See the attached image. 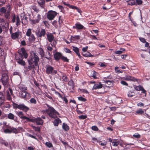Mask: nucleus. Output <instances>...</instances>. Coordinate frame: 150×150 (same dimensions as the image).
<instances>
[{"instance_id":"c03bdc74","label":"nucleus","mask_w":150,"mask_h":150,"mask_svg":"<svg viewBox=\"0 0 150 150\" xmlns=\"http://www.w3.org/2000/svg\"><path fill=\"white\" fill-rule=\"evenodd\" d=\"M73 50L76 54L79 52V49L77 47L72 46Z\"/></svg>"},{"instance_id":"ea45409f","label":"nucleus","mask_w":150,"mask_h":150,"mask_svg":"<svg viewBox=\"0 0 150 150\" xmlns=\"http://www.w3.org/2000/svg\"><path fill=\"white\" fill-rule=\"evenodd\" d=\"M61 59L64 62H69V59L66 57L62 56Z\"/></svg>"},{"instance_id":"2eb2a0df","label":"nucleus","mask_w":150,"mask_h":150,"mask_svg":"<svg viewBox=\"0 0 150 150\" xmlns=\"http://www.w3.org/2000/svg\"><path fill=\"white\" fill-rule=\"evenodd\" d=\"M39 54L40 55L41 58H43V57H45L48 59H50L49 58L45 57V52L43 49L41 47H40L39 49Z\"/></svg>"},{"instance_id":"5701e85b","label":"nucleus","mask_w":150,"mask_h":150,"mask_svg":"<svg viewBox=\"0 0 150 150\" xmlns=\"http://www.w3.org/2000/svg\"><path fill=\"white\" fill-rule=\"evenodd\" d=\"M80 37V36L79 35H75L74 36L71 35L69 39V40H70L71 42L72 40L74 41L76 40H79Z\"/></svg>"},{"instance_id":"09e8293b","label":"nucleus","mask_w":150,"mask_h":150,"mask_svg":"<svg viewBox=\"0 0 150 150\" xmlns=\"http://www.w3.org/2000/svg\"><path fill=\"white\" fill-rule=\"evenodd\" d=\"M52 91H54L55 93L57 95H58L59 97L60 98H62V96L61 95V94L59 93L57 91L54 89H52Z\"/></svg>"},{"instance_id":"412c9836","label":"nucleus","mask_w":150,"mask_h":150,"mask_svg":"<svg viewBox=\"0 0 150 150\" xmlns=\"http://www.w3.org/2000/svg\"><path fill=\"white\" fill-rule=\"evenodd\" d=\"M62 128L65 131L67 132L69 129V126L65 123H63L62 125Z\"/></svg>"},{"instance_id":"473e14b6","label":"nucleus","mask_w":150,"mask_h":150,"mask_svg":"<svg viewBox=\"0 0 150 150\" xmlns=\"http://www.w3.org/2000/svg\"><path fill=\"white\" fill-rule=\"evenodd\" d=\"M144 112V111L141 109H139L137 110L135 112V115L137 114H142Z\"/></svg>"},{"instance_id":"4be33fe9","label":"nucleus","mask_w":150,"mask_h":150,"mask_svg":"<svg viewBox=\"0 0 150 150\" xmlns=\"http://www.w3.org/2000/svg\"><path fill=\"white\" fill-rule=\"evenodd\" d=\"M62 123L61 120L59 118H56L53 122V124L54 126H58L59 123Z\"/></svg>"},{"instance_id":"864d4df0","label":"nucleus","mask_w":150,"mask_h":150,"mask_svg":"<svg viewBox=\"0 0 150 150\" xmlns=\"http://www.w3.org/2000/svg\"><path fill=\"white\" fill-rule=\"evenodd\" d=\"M45 3V1L44 0H41L39 2H38V4L40 5V6L41 7H42V5H44Z\"/></svg>"},{"instance_id":"cd10ccee","label":"nucleus","mask_w":150,"mask_h":150,"mask_svg":"<svg viewBox=\"0 0 150 150\" xmlns=\"http://www.w3.org/2000/svg\"><path fill=\"white\" fill-rule=\"evenodd\" d=\"M10 129L11 133H13L16 134L19 132V130H18V129H17L13 127H11Z\"/></svg>"},{"instance_id":"bf43d9fd","label":"nucleus","mask_w":150,"mask_h":150,"mask_svg":"<svg viewBox=\"0 0 150 150\" xmlns=\"http://www.w3.org/2000/svg\"><path fill=\"white\" fill-rule=\"evenodd\" d=\"M87 118V116L86 115H82L79 116V118L80 119H85Z\"/></svg>"},{"instance_id":"6e6d98bb","label":"nucleus","mask_w":150,"mask_h":150,"mask_svg":"<svg viewBox=\"0 0 150 150\" xmlns=\"http://www.w3.org/2000/svg\"><path fill=\"white\" fill-rule=\"evenodd\" d=\"M0 99L4 100L5 96L3 93L1 92H0Z\"/></svg>"},{"instance_id":"0e129e2a","label":"nucleus","mask_w":150,"mask_h":150,"mask_svg":"<svg viewBox=\"0 0 150 150\" xmlns=\"http://www.w3.org/2000/svg\"><path fill=\"white\" fill-rule=\"evenodd\" d=\"M68 7L70 8H71L73 9H76V6L70 5L69 4Z\"/></svg>"},{"instance_id":"680f3d73","label":"nucleus","mask_w":150,"mask_h":150,"mask_svg":"<svg viewBox=\"0 0 150 150\" xmlns=\"http://www.w3.org/2000/svg\"><path fill=\"white\" fill-rule=\"evenodd\" d=\"M11 95H10L8 92L7 93V98L9 100H11Z\"/></svg>"},{"instance_id":"5fc2aeb1","label":"nucleus","mask_w":150,"mask_h":150,"mask_svg":"<svg viewBox=\"0 0 150 150\" xmlns=\"http://www.w3.org/2000/svg\"><path fill=\"white\" fill-rule=\"evenodd\" d=\"M33 129H35V131H38L40 132V127H39L33 126Z\"/></svg>"},{"instance_id":"39448f33","label":"nucleus","mask_w":150,"mask_h":150,"mask_svg":"<svg viewBox=\"0 0 150 150\" xmlns=\"http://www.w3.org/2000/svg\"><path fill=\"white\" fill-rule=\"evenodd\" d=\"M46 72L47 74L55 75L57 73V71L54 69V68L50 65H48L46 68Z\"/></svg>"},{"instance_id":"f3484780","label":"nucleus","mask_w":150,"mask_h":150,"mask_svg":"<svg viewBox=\"0 0 150 150\" xmlns=\"http://www.w3.org/2000/svg\"><path fill=\"white\" fill-rule=\"evenodd\" d=\"M37 18L35 19L31 20V21L33 24H35L39 23L41 19V16L40 14H38L37 15Z\"/></svg>"},{"instance_id":"72a5a7b5","label":"nucleus","mask_w":150,"mask_h":150,"mask_svg":"<svg viewBox=\"0 0 150 150\" xmlns=\"http://www.w3.org/2000/svg\"><path fill=\"white\" fill-rule=\"evenodd\" d=\"M128 4L131 6L135 5V0H129L127 1Z\"/></svg>"},{"instance_id":"aec40b11","label":"nucleus","mask_w":150,"mask_h":150,"mask_svg":"<svg viewBox=\"0 0 150 150\" xmlns=\"http://www.w3.org/2000/svg\"><path fill=\"white\" fill-rule=\"evenodd\" d=\"M20 33L19 32H16L15 33H12L11 34V38L13 39H16L19 37Z\"/></svg>"},{"instance_id":"69168bd1","label":"nucleus","mask_w":150,"mask_h":150,"mask_svg":"<svg viewBox=\"0 0 150 150\" xmlns=\"http://www.w3.org/2000/svg\"><path fill=\"white\" fill-rule=\"evenodd\" d=\"M61 98L63 99V100L64 101L65 103L66 104H67L68 102V100L67 99V98L65 96H64V97L62 96V98Z\"/></svg>"},{"instance_id":"052dcab7","label":"nucleus","mask_w":150,"mask_h":150,"mask_svg":"<svg viewBox=\"0 0 150 150\" xmlns=\"http://www.w3.org/2000/svg\"><path fill=\"white\" fill-rule=\"evenodd\" d=\"M63 19L62 16H59V24H61L63 23Z\"/></svg>"},{"instance_id":"c85d7f7f","label":"nucleus","mask_w":150,"mask_h":150,"mask_svg":"<svg viewBox=\"0 0 150 150\" xmlns=\"http://www.w3.org/2000/svg\"><path fill=\"white\" fill-rule=\"evenodd\" d=\"M120 50H117L115 51V53L116 54H120L122 53L123 51H125V49L123 48H120Z\"/></svg>"},{"instance_id":"a19ab883","label":"nucleus","mask_w":150,"mask_h":150,"mask_svg":"<svg viewBox=\"0 0 150 150\" xmlns=\"http://www.w3.org/2000/svg\"><path fill=\"white\" fill-rule=\"evenodd\" d=\"M68 84L69 85L72 87V88H74V83L73 80L71 79L68 82Z\"/></svg>"},{"instance_id":"7c9ffc66","label":"nucleus","mask_w":150,"mask_h":150,"mask_svg":"<svg viewBox=\"0 0 150 150\" xmlns=\"http://www.w3.org/2000/svg\"><path fill=\"white\" fill-rule=\"evenodd\" d=\"M30 38L29 39V41L31 42H34L36 39L34 35L33 34H32L30 36Z\"/></svg>"},{"instance_id":"e2e57ef3","label":"nucleus","mask_w":150,"mask_h":150,"mask_svg":"<svg viewBox=\"0 0 150 150\" xmlns=\"http://www.w3.org/2000/svg\"><path fill=\"white\" fill-rule=\"evenodd\" d=\"M34 83L35 85L36 86L38 87V88L40 90H41L40 88V84H39V83H38L37 82V81L35 80L34 81Z\"/></svg>"},{"instance_id":"c9c22d12","label":"nucleus","mask_w":150,"mask_h":150,"mask_svg":"<svg viewBox=\"0 0 150 150\" xmlns=\"http://www.w3.org/2000/svg\"><path fill=\"white\" fill-rule=\"evenodd\" d=\"M135 5H141L143 3V1L142 0H136Z\"/></svg>"},{"instance_id":"393cba45","label":"nucleus","mask_w":150,"mask_h":150,"mask_svg":"<svg viewBox=\"0 0 150 150\" xmlns=\"http://www.w3.org/2000/svg\"><path fill=\"white\" fill-rule=\"evenodd\" d=\"M29 65L27 67H26V70L28 71H29L33 69H34L35 68V64H30L28 63Z\"/></svg>"},{"instance_id":"ddd939ff","label":"nucleus","mask_w":150,"mask_h":150,"mask_svg":"<svg viewBox=\"0 0 150 150\" xmlns=\"http://www.w3.org/2000/svg\"><path fill=\"white\" fill-rule=\"evenodd\" d=\"M23 113L22 111H20L18 113V116L21 119H26L27 122L30 121V118H28L25 116L23 115Z\"/></svg>"},{"instance_id":"79ce46f5","label":"nucleus","mask_w":150,"mask_h":150,"mask_svg":"<svg viewBox=\"0 0 150 150\" xmlns=\"http://www.w3.org/2000/svg\"><path fill=\"white\" fill-rule=\"evenodd\" d=\"M26 35L28 37L30 36L32 34L31 29L30 28H29L28 29L26 33Z\"/></svg>"},{"instance_id":"a211bd4d","label":"nucleus","mask_w":150,"mask_h":150,"mask_svg":"<svg viewBox=\"0 0 150 150\" xmlns=\"http://www.w3.org/2000/svg\"><path fill=\"white\" fill-rule=\"evenodd\" d=\"M48 40L50 42H52L54 40V37L52 33H50L47 35Z\"/></svg>"},{"instance_id":"c756f323","label":"nucleus","mask_w":150,"mask_h":150,"mask_svg":"<svg viewBox=\"0 0 150 150\" xmlns=\"http://www.w3.org/2000/svg\"><path fill=\"white\" fill-rule=\"evenodd\" d=\"M83 55L85 57H90L93 56V55H92L91 54L88 52H84V53L83 54Z\"/></svg>"},{"instance_id":"3c124183","label":"nucleus","mask_w":150,"mask_h":150,"mask_svg":"<svg viewBox=\"0 0 150 150\" xmlns=\"http://www.w3.org/2000/svg\"><path fill=\"white\" fill-rule=\"evenodd\" d=\"M91 129L95 131H98L99 130L98 128L96 126H92L91 127Z\"/></svg>"},{"instance_id":"58836bf2","label":"nucleus","mask_w":150,"mask_h":150,"mask_svg":"<svg viewBox=\"0 0 150 150\" xmlns=\"http://www.w3.org/2000/svg\"><path fill=\"white\" fill-rule=\"evenodd\" d=\"M143 86H141L140 85H139L137 86H134V88L137 91H140L142 89Z\"/></svg>"},{"instance_id":"4c0bfd02","label":"nucleus","mask_w":150,"mask_h":150,"mask_svg":"<svg viewBox=\"0 0 150 150\" xmlns=\"http://www.w3.org/2000/svg\"><path fill=\"white\" fill-rule=\"evenodd\" d=\"M8 118L11 120H13L14 119V115L11 113H10L8 115H7Z\"/></svg>"},{"instance_id":"f03ea898","label":"nucleus","mask_w":150,"mask_h":150,"mask_svg":"<svg viewBox=\"0 0 150 150\" xmlns=\"http://www.w3.org/2000/svg\"><path fill=\"white\" fill-rule=\"evenodd\" d=\"M39 58L36 52H33L30 54L29 59L28 60V63L30 64H34L35 66L38 65Z\"/></svg>"},{"instance_id":"4468645a","label":"nucleus","mask_w":150,"mask_h":150,"mask_svg":"<svg viewBox=\"0 0 150 150\" xmlns=\"http://www.w3.org/2000/svg\"><path fill=\"white\" fill-rule=\"evenodd\" d=\"M62 56V54L60 52H56L54 54V59L56 61H58Z\"/></svg>"},{"instance_id":"20e7f679","label":"nucleus","mask_w":150,"mask_h":150,"mask_svg":"<svg viewBox=\"0 0 150 150\" xmlns=\"http://www.w3.org/2000/svg\"><path fill=\"white\" fill-rule=\"evenodd\" d=\"M57 13L55 11L53 10H50L48 11L47 17L50 21L53 20L57 16Z\"/></svg>"},{"instance_id":"bb28decb","label":"nucleus","mask_w":150,"mask_h":150,"mask_svg":"<svg viewBox=\"0 0 150 150\" xmlns=\"http://www.w3.org/2000/svg\"><path fill=\"white\" fill-rule=\"evenodd\" d=\"M135 95V93L133 91H130L128 92L127 95L129 97H132Z\"/></svg>"},{"instance_id":"f257e3e1","label":"nucleus","mask_w":150,"mask_h":150,"mask_svg":"<svg viewBox=\"0 0 150 150\" xmlns=\"http://www.w3.org/2000/svg\"><path fill=\"white\" fill-rule=\"evenodd\" d=\"M48 109L46 110V112L51 118L55 119L57 118V115H59V113L53 107L46 104Z\"/></svg>"},{"instance_id":"de8ad7c7","label":"nucleus","mask_w":150,"mask_h":150,"mask_svg":"<svg viewBox=\"0 0 150 150\" xmlns=\"http://www.w3.org/2000/svg\"><path fill=\"white\" fill-rule=\"evenodd\" d=\"M30 101L31 103L36 104L37 103V101L34 98H32L30 99Z\"/></svg>"},{"instance_id":"338daca9","label":"nucleus","mask_w":150,"mask_h":150,"mask_svg":"<svg viewBox=\"0 0 150 150\" xmlns=\"http://www.w3.org/2000/svg\"><path fill=\"white\" fill-rule=\"evenodd\" d=\"M120 83L122 84L123 85H125V86H128V84L126 81H123V80L121 81H120Z\"/></svg>"},{"instance_id":"6ab92c4d","label":"nucleus","mask_w":150,"mask_h":150,"mask_svg":"<svg viewBox=\"0 0 150 150\" xmlns=\"http://www.w3.org/2000/svg\"><path fill=\"white\" fill-rule=\"evenodd\" d=\"M15 58L16 62H17L21 59H23V57L21 53H18V54L15 55Z\"/></svg>"},{"instance_id":"9d476101","label":"nucleus","mask_w":150,"mask_h":150,"mask_svg":"<svg viewBox=\"0 0 150 150\" xmlns=\"http://www.w3.org/2000/svg\"><path fill=\"white\" fill-rule=\"evenodd\" d=\"M73 28L74 29H76L77 30H86V28L83 25L80 24L79 22H77L76 23L75 25L73 26Z\"/></svg>"},{"instance_id":"8fccbe9b","label":"nucleus","mask_w":150,"mask_h":150,"mask_svg":"<svg viewBox=\"0 0 150 150\" xmlns=\"http://www.w3.org/2000/svg\"><path fill=\"white\" fill-rule=\"evenodd\" d=\"M62 81L65 82H67V78L66 75H63L62 77Z\"/></svg>"},{"instance_id":"f8f14e48","label":"nucleus","mask_w":150,"mask_h":150,"mask_svg":"<svg viewBox=\"0 0 150 150\" xmlns=\"http://www.w3.org/2000/svg\"><path fill=\"white\" fill-rule=\"evenodd\" d=\"M18 52L20 54L21 53L23 57L25 59L27 58L28 57V54L24 47H22L20 50H19Z\"/></svg>"},{"instance_id":"49530a36","label":"nucleus","mask_w":150,"mask_h":150,"mask_svg":"<svg viewBox=\"0 0 150 150\" xmlns=\"http://www.w3.org/2000/svg\"><path fill=\"white\" fill-rule=\"evenodd\" d=\"M45 145L48 148H51L53 147L52 144L50 142H47L45 143Z\"/></svg>"},{"instance_id":"1a4fd4ad","label":"nucleus","mask_w":150,"mask_h":150,"mask_svg":"<svg viewBox=\"0 0 150 150\" xmlns=\"http://www.w3.org/2000/svg\"><path fill=\"white\" fill-rule=\"evenodd\" d=\"M19 95L21 97L23 98H29L31 96L30 94L26 91H20Z\"/></svg>"},{"instance_id":"13d9d810","label":"nucleus","mask_w":150,"mask_h":150,"mask_svg":"<svg viewBox=\"0 0 150 150\" xmlns=\"http://www.w3.org/2000/svg\"><path fill=\"white\" fill-rule=\"evenodd\" d=\"M133 136L137 139H139L141 137V135L138 133H135V134H133Z\"/></svg>"},{"instance_id":"603ef678","label":"nucleus","mask_w":150,"mask_h":150,"mask_svg":"<svg viewBox=\"0 0 150 150\" xmlns=\"http://www.w3.org/2000/svg\"><path fill=\"white\" fill-rule=\"evenodd\" d=\"M119 67H116L115 68V70L116 72L118 73H122L123 72L121 70H120L118 69Z\"/></svg>"},{"instance_id":"6e6552de","label":"nucleus","mask_w":150,"mask_h":150,"mask_svg":"<svg viewBox=\"0 0 150 150\" xmlns=\"http://www.w3.org/2000/svg\"><path fill=\"white\" fill-rule=\"evenodd\" d=\"M30 121L28 122H35L37 125H42L43 122V121L40 117L35 118L34 117L33 118H30Z\"/></svg>"},{"instance_id":"dca6fc26","label":"nucleus","mask_w":150,"mask_h":150,"mask_svg":"<svg viewBox=\"0 0 150 150\" xmlns=\"http://www.w3.org/2000/svg\"><path fill=\"white\" fill-rule=\"evenodd\" d=\"M103 85L101 83H97L95 84L93 86V90H96L102 88Z\"/></svg>"},{"instance_id":"f704fd0d","label":"nucleus","mask_w":150,"mask_h":150,"mask_svg":"<svg viewBox=\"0 0 150 150\" xmlns=\"http://www.w3.org/2000/svg\"><path fill=\"white\" fill-rule=\"evenodd\" d=\"M6 11L11 12L12 8L11 5L8 4L6 5Z\"/></svg>"},{"instance_id":"2f4dec72","label":"nucleus","mask_w":150,"mask_h":150,"mask_svg":"<svg viewBox=\"0 0 150 150\" xmlns=\"http://www.w3.org/2000/svg\"><path fill=\"white\" fill-rule=\"evenodd\" d=\"M17 62L18 64L21 66H24L25 65V62L23 60V59H21Z\"/></svg>"},{"instance_id":"a878e982","label":"nucleus","mask_w":150,"mask_h":150,"mask_svg":"<svg viewBox=\"0 0 150 150\" xmlns=\"http://www.w3.org/2000/svg\"><path fill=\"white\" fill-rule=\"evenodd\" d=\"M19 88L21 91H26L27 89V87L25 86L22 84L19 85Z\"/></svg>"},{"instance_id":"a18cd8bd","label":"nucleus","mask_w":150,"mask_h":150,"mask_svg":"<svg viewBox=\"0 0 150 150\" xmlns=\"http://www.w3.org/2000/svg\"><path fill=\"white\" fill-rule=\"evenodd\" d=\"M78 99L79 100L83 102H85L87 100L86 98H83L82 96L78 97Z\"/></svg>"},{"instance_id":"37998d69","label":"nucleus","mask_w":150,"mask_h":150,"mask_svg":"<svg viewBox=\"0 0 150 150\" xmlns=\"http://www.w3.org/2000/svg\"><path fill=\"white\" fill-rule=\"evenodd\" d=\"M16 25L17 26L20 25V18L18 16H17L16 17Z\"/></svg>"},{"instance_id":"0eeeda50","label":"nucleus","mask_w":150,"mask_h":150,"mask_svg":"<svg viewBox=\"0 0 150 150\" xmlns=\"http://www.w3.org/2000/svg\"><path fill=\"white\" fill-rule=\"evenodd\" d=\"M0 11L1 14H4V18L7 20L9 19L11 12L6 11V9L5 7L1 8Z\"/></svg>"},{"instance_id":"423d86ee","label":"nucleus","mask_w":150,"mask_h":150,"mask_svg":"<svg viewBox=\"0 0 150 150\" xmlns=\"http://www.w3.org/2000/svg\"><path fill=\"white\" fill-rule=\"evenodd\" d=\"M9 79L8 75L4 73L2 74L1 79V82L3 85L4 86H7L9 83L8 81Z\"/></svg>"},{"instance_id":"b1692460","label":"nucleus","mask_w":150,"mask_h":150,"mask_svg":"<svg viewBox=\"0 0 150 150\" xmlns=\"http://www.w3.org/2000/svg\"><path fill=\"white\" fill-rule=\"evenodd\" d=\"M104 82L107 84L108 86H106L107 87H109V86H112L113 85V81H110L109 80H104Z\"/></svg>"},{"instance_id":"e433bc0d","label":"nucleus","mask_w":150,"mask_h":150,"mask_svg":"<svg viewBox=\"0 0 150 150\" xmlns=\"http://www.w3.org/2000/svg\"><path fill=\"white\" fill-rule=\"evenodd\" d=\"M129 81H133L134 82H138L137 79L135 78L134 77L129 76Z\"/></svg>"},{"instance_id":"774afa93","label":"nucleus","mask_w":150,"mask_h":150,"mask_svg":"<svg viewBox=\"0 0 150 150\" xmlns=\"http://www.w3.org/2000/svg\"><path fill=\"white\" fill-rule=\"evenodd\" d=\"M112 144L113 146H117L119 145V142H113Z\"/></svg>"},{"instance_id":"4d7b16f0","label":"nucleus","mask_w":150,"mask_h":150,"mask_svg":"<svg viewBox=\"0 0 150 150\" xmlns=\"http://www.w3.org/2000/svg\"><path fill=\"white\" fill-rule=\"evenodd\" d=\"M64 50L67 53H71V51L67 48H64Z\"/></svg>"},{"instance_id":"9b49d317","label":"nucleus","mask_w":150,"mask_h":150,"mask_svg":"<svg viewBox=\"0 0 150 150\" xmlns=\"http://www.w3.org/2000/svg\"><path fill=\"white\" fill-rule=\"evenodd\" d=\"M46 34V31L44 29H42L40 31H38L36 33V35L37 37L41 38L44 37Z\"/></svg>"},{"instance_id":"7ed1b4c3","label":"nucleus","mask_w":150,"mask_h":150,"mask_svg":"<svg viewBox=\"0 0 150 150\" xmlns=\"http://www.w3.org/2000/svg\"><path fill=\"white\" fill-rule=\"evenodd\" d=\"M13 106L15 108H18L20 110H23L25 112H27L30 110L29 108L25 106L23 103L18 105L14 103H13Z\"/></svg>"}]
</instances>
